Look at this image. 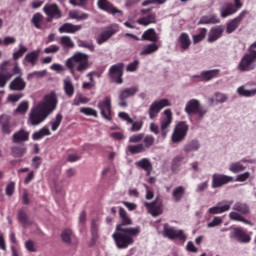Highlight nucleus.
Segmentation results:
<instances>
[{"instance_id":"obj_1","label":"nucleus","mask_w":256,"mask_h":256,"mask_svg":"<svg viewBox=\"0 0 256 256\" xmlns=\"http://www.w3.org/2000/svg\"><path fill=\"white\" fill-rule=\"evenodd\" d=\"M119 215L121 223L117 224L115 232L112 234V238L116 243L118 249H127L129 245L135 243V237L141 233V227H125L127 225H133V221L127 215V211L123 208L119 209Z\"/></svg>"},{"instance_id":"obj_2","label":"nucleus","mask_w":256,"mask_h":256,"mask_svg":"<svg viewBox=\"0 0 256 256\" xmlns=\"http://www.w3.org/2000/svg\"><path fill=\"white\" fill-rule=\"evenodd\" d=\"M57 95L50 92L43 97V100L30 109L27 119L29 127H37L41 125L48 116L57 109Z\"/></svg>"},{"instance_id":"obj_3","label":"nucleus","mask_w":256,"mask_h":256,"mask_svg":"<svg viewBox=\"0 0 256 256\" xmlns=\"http://www.w3.org/2000/svg\"><path fill=\"white\" fill-rule=\"evenodd\" d=\"M129 143H138L128 145L127 151L132 155H139V153H145V151L151 149V147L155 145V138L151 134L145 135L143 133H138L129 137Z\"/></svg>"},{"instance_id":"obj_4","label":"nucleus","mask_w":256,"mask_h":256,"mask_svg":"<svg viewBox=\"0 0 256 256\" xmlns=\"http://www.w3.org/2000/svg\"><path fill=\"white\" fill-rule=\"evenodd\" d=\"M74 79H77L78 73H85L89 69V56L83 52H75L65 62Z\"/></svg>"},{"instance_id":"obj_5","label":"nucleus","mask_w":256,"mask_h":256,"mask_svg":"<svg viewBox=\"0 0 256 256\" xmlns=\"http://www.w3.org/2000/svg\"><path fill=\"white\" fill-rule=\"evenodd\" d=\"M7 67H9V61H5L0 64V87L3 88L7 85V81L13 77V75H23V71L21 67H19V63L15 62L14 67L12 69V73L7 72Z\"/></svg>"},{"instance_id":"obj_6","label":"nucleus","mask_w":256,"mask_h":256,"mask_svg":"<svg viewBox=\"0 0 256 256\" xmlns=\"http://www.w3.org/2000/svg\"><path fill=\"white\" fill-rule=\"evenodd\" d=\"M256 51L255 46L250 47L249 52L244 54L241 58L240 62L238 63V70L239 71H253L256 67Z\"/></svg>"},{"instance_id":"obj_7","label":"nucleus","mask_w":256,"mask_h":256,"mask_svg":"<svg viewBox=\"0 0 256 256\" xmlns=\"http://www.w3.org/2000/svg\"><path fill=\"white\" fill-rule=\"evenodd\" d=\"M184 111L186 115H198L200 119H203L207 115V108L201 106V102L197 99H191L185 104Z\"/></svg>"},{"instance_id":"obj_8","label":"nucleus","mask_w":256,"mask_h":256,"mask_svg":"<svg viewBox=\"0 0 256 256\" xmlns=\"http://www.w3.org/2000/svg\"><path fill=\"white\" fill-rule=\"evenodd\" d=\"M188 131L189 125L187 124V122L182 121L176 124L171 135L172 143H181V141H185V137H187Z\"/></svg>"},{"instance_id":"obj_9","label":"nucleus","mask_w":256,"mask_h":256,"mask_svg":"<svg viewBox=\"0 0 256 256\" xmlns=\"http://www.w3.org/2000/svg\"><path fill=\"white\" fill-rule=\"evenodd\" d=\"M173 123V112L171 109H166L163 112L162 119L160 121L161 137L165 139L169 134V127Z\"/></svg>"},{"instance_id":"obj_10","label":"nucleus","mask_w":256,"mask_h":256,"mask_svg":"<svg viewBox=\"0 0 256 256\" xmlns=\"http://www.w3.org/2000/svg\"><path fill=\"white\" fill-rule=\"evenodd\" d=\"M116 33H119V25L112 24L106 29H104L96 38L97 45H103V43H107L109 39L113 37Z\"/></svg>"},{"instance_id":"obj_11","label":"nucleus","mask_w":256,"mask_h":256,"mask_svg":"<svg viewBox=\"0 0 256 256\" xmlns=\"http://www.w3.org/2000/svg\"><path fill=\"white\" fill-rule=\"evenodd\" d=\"M236 93H237V95H239V97H245L246 99L255 97L256 96V83L248 82L244 85H241L236 89Z\"/></svg>"},{"instance_id":"obj_12","label":"nucleus","mask_w":256,"mask_h":256,"mask_svg":"<svg viewBox=\"0 0 256 256\" xmlns=\"http://www.w3.org/2000/svg\"><path fill=\"white\" fill-rule=\"evenodd\" d=\"M230 239L236 241L237 243H242L247 245V243H251V235H249L243 228H234L230 233Z\"/></svg>"},{"instance_id":"obj_13","label":"nucleus","mask_w":256,"mask_h":256,"mask_svg":"<svg viewBox=\"0 0 256 256\" xmlns=\"http://www.w3.org/2000/svg\"><path fill=\"white\" fill-rule=\"evenodd\" d=\"M109 77L112 83L121 85L123 83V64H115L109 69Z\"/></svg>"},{"instance_id":"obj_14","label":"nucleus","mask_w":256,"mask_h":256,"mask_svg":"<svg viewBox=\"0 0 256 256\" xmlns=\"http://www.w3.org/2000/svg\"><path fill=\"white\" fill-rule=\"evenodd\" d=\"M233 177L227 176L225 174L215 173L212 175V189H218V187H223L227 183H233Z\"/></svg>"},{"instance_id":"obj_15","label":"nucleus","mask_w":256,"mask_h":256,"mask_svg":"<svg viewBox=\"0 0 256 256\" xmlns=\"http://www.w3.org/2000/svg\"><path fill=\"white\" fill-rule=\"evenodd\" d=\"M98 7L101 9V11H105L106 13H109L110 15H120L123 17V11L119 10V8L115 7L109 0H98L97 1Z\"/></svg>"},{"instance_id":"obj_16","label":"nucleus","mask_w":256,"mask_h":256,"mask_svg":"<svg viewBox=\"0 0 256 256\" xmlns=\"http://www.w3.org/2000/svg\"><path fill=\"white\" fill-rule=\"evenodd\" d=\"M98 109L103 119L111 121V98L106 97L98 103Z\"/></svg>"},{"instance_id":"obj_17","label":"nucleus","mask_w":256,"mask_h":256,"mask_svg":"<svg viewBox=\"0 0 256 256\" xmlns=\"http://www.w3.org/2000/svg\"><path fill=\"white\" fill-rule=\"evenodd\" d=\"M242 6H237V3L226 2L220 8V17L222 19H226V17H231V15H235Z\"/></svg>"},{"instance_id":"obj_18","label":"nucleus","mask_w":256,"mask_h":256,"mask_svg":"<svg viewBox=\"0 0 256 256\" xmlns=\"http://www.w3.org/2000/svg\"><path fill=\"white\" fill-rule=\"evenodd\" d=\"M233 201H222L219 202L216 206H213L208 209L209 215H221L222 213H227L231 209Z\"/></svg>"},{"instance_id":"obj_19","label":"nucleus","mask_w":256,"mask_h":256,"mask_svg":"<svg viewBox=\"0 0 256 256\" xmlns=\"http://www.w3.org/2000/svg\"><path fill=\"white\" fill-rule=\"evenodd\" d=\"M163 227H164V231H163L164 237H168V239H175L178 237V239L185 241L186 236L182 230H175L173 227L169 226V224H164Z\"/></svg>"},{"instance_id":"obj_20","label":"nucleus","mask_w":256,"mask_h":256,"mask_svg":"<svg viewBox=\"0 0 256 256\" xmlns=\"http://www.w3.org/2000/svg\"><path fill=\"white\" fill-rule=\"evenodd\" d=\"M177 45L181 51H189L191 47V38L189 34L183 32L178 36Z\"/></svg>"},{"instance_id":"obj_21","label":"nucleus","mask_w":256,"mask_h":256,"mask_svg":"<svg viewBox=\"0 0 256 256\" xmlns=\"http://www.w3.org/2000/svg\"><path fill=\"white\" fill-rule=\"evenodd\" d=\"M43 11L48 17L61 19V10H59V6H57V4H46L43 7Z\"/></svg>"},{"instance_id":"obj_22","label":"nucleus","mask_w":256,"mask_h":256,"mask_svg":"<svg viewBox=\"0 0 256 256\" xmlns=\"http://www.w3.org/2000/svg\"><path fill=\"white\" fill-rule=\"evenodd\" d=\"M245 11H242L236 18L232 19L226 27V33L231 34L237 30L241 21H243V17H245Z\"/></svg>"},{"instance_id":"obj_23","label":"nucleus","mask_w":256,"mask_h":256,"mask_svg":"<svg viewBox=\"0 0 256 256\" xmlns=\"http://www.w3.org/2000/svg\"><path fill=\"white\" fill-rule=\"evenodd\" d=\"M219 73H221V70L219 69H213L208 71H203L198 76H194L196 79H202V81H211L213 79H217L219 77Z\"/></svg>"},{"instance_id":"obj_24","label":"nucleus","mask_w":256,"mask_h":256,"mask_svg":"<svg viewBox=\"0 0 256 256\" xmlns=\"http://www.w3.org/2000/svg\"><path fill=\"white\" fill-rule=\"evenodd\" d=\"M25 87H27V82L21 76L16 77L9 84L10 91H24Z\"/></svg>"},{"instance_id":"obj_25","label":"nucleus","mask_w":256,"mask_h":256,"mask_svg":"<svg viewBox=\"0 0 256 256\" xmlns=\"http://www.w3.org/2000/svg\"><path fill=\"white\" fill-rule=\"evenodd\" d=\"M224 30L225 29L223 28V26H216L211 28L208 33V43H215L217 39L221 38Z\"/></svg>"},{"instance_id":"obj_26","label":"nucleus","mask_w":256,"mask_h":256,"mask_svg":"<svg viewBox=\"0 0 256 256\" xmlns=\"http://www.w3.org/2000/svg\"><path fill=\"white\" fill-rule=\"evenodd\" d=\"M145 207L148 209V213L152 217H159L163 213V205L162 204H157L155 202L149 204L147 202L144 203Z\"/></svg>"},{"instance_id":"obj_27","label":"nucleus","mask_w":256,"mask_h":256,"mask_svg":"<svg viewBox=\"0 0 256 256\" xmlns=\"http://www.w3.org/2000/svg\"><path fill=\"white\" fill-rule=\"evenodd\" d=\"M159 47L160 46L157 42H152L150 44H147L140 51V55L142 57H145L147 55H153V53H157L159 51Z\"/></svg>"},{"instance_id":"obj_28","label":"nucleus","mask_w":256,"mask_h":256,"mask_svg":"<svg viewBox=\"0 0 256 256\" xmlns=\"http://www.w3.org/2000/svg\"><path fill=\"white\" fill-rule=\"evenodd\" d=\"M63 89L67 97H71L75 94V86L73 85V81L70 77H66L63 79Z\"/></svg>"},{"instance_id":"obj_29","label":"nucleus","mask_w":256,"mask_h":256,"mask_svg":"<svg viewBox=\"0 0 256 256\" xmlns=\"http://www.w3.org/2000/svg\"><path fill=\"white\" fill-rule=\"evenodd\" d=\"M142 40L150 41L151 43H157V41H159V35H157L155 29L150 28L142 34Z\"/></svg>"},{"instance_id":"obj_30","label":"nucleus","mask_w":256,"mask_h":256,"mask_svg":"<svg viewBox=\"0 0 256 256\" xmlns=\"http://www.w3.org/2000/svg\"><path fill=\"white\" fill-rule=\"evenodd\" d=\"M39 55H41V50L37 49L34 51L29 52L28 54L25 55L24 57V63H30L32 67L37 63V59H39Z\"/></svg>"},{"instance_id":"obj_31","label":"nucleus","mask_w":256,"mask_h":256,"mask_svg":"<svg viewBox=\"0 0 256 256\" xmlns=\"http://www.w3.org/2000/svg\"><path fill=\"white\" fill-rule=\"evenodd\" d=\"M14 143H25V141H29V132L20 129L18 132L13 134Z\"/></svg>"},{"instance_id":"obj_32","label":"nucleus","mask_w":256,"mask_h":256,"mask_svg":"<svg viewBox=\"0 0 256 256\" xmlns=\"http://www.w3.org/2000/svg\"><path fill=\"white\" fill-rule=\"evenodd\" d=\"M136 167H140V169H144V171H147V175L151 174V171H153V164H151V160L148 158H143L137 162H135Z\"/></svg>"},{"instance_id":"obj_33","label":"nucleus","mask_w":256,"mask_h":256,"mask_svg":"<svg viewBox=\"0 0 256 256\" xmlns=\"http://www.w3.org/2000/svg\"><path fill=\"white\" fill-rule=\"evenodd\" d=\"M81 29V25H73L71 23H66L59 28V33H77V31H81Z\"/></svg>"},{"instance_id":"obj_34","label":"nucleus","mask_w":256,"mask_h":256,"mask_svg":"<svg viewBox=\"0 0 256 256\" xmlns=\"http://www.w3.org/2000/svg\"><path fill=\"white\" fill-rule=\"evenodd\" d=\"M137 93H139V88L137 87L126 88L120 93L119 99L125 101V99H129V97L137 95Z\"/></svg>"},{"instance_id":"obj_35","label":"nucleus","mask_w":256,"mask_h":256,"mask_svg":"<svg viewBox=\"0 0 256 256\" xmlns=\"http://www.w3.org/2000/svg\"><path fill=\"white\" fill-rule=\"evenodd\" d=\"M229 219H231V221H239L240 223H245L246 225L253 227V223L251 221L245 219L243 215L239 212H235V210L229 213Z\"/></svg>"},{"instance_id":"obj_36","label":"nucleus","mask_w":256,"mask_h":256,"mask_svg":"<svg viewBox=\"0 0 256 256\" xmlns=\"http://www.w3.org/2000/svg\"><path fill=\"white\" fill-rule=\"evenodd\" d=\"M182 197H185V187L183 186H178L173 189L172 191V199L176 203H179L181 201Z\"/></svg>"},{"instance_id":"obj_37","label":"nucleus","mask_w":256,"mask_h":256,"mask_svg":"<svg viewBox=\"0 0 256 256\" xmlns=\"http://www.w3.org/2000/svg\"><path fill=\"white\" fill-rule=\"evenodd\" d=\"M49 135H51V130H49L47 127H43L39 131L32 134V139L33 141H39L43 139V137H48Z\"/></svg>"},{"instance_id":"obj_38","label":"nucleus","mask_w":256,"mask_h":256,"mask_svg":"<svg viewBox=\"0 0 256 256\" xmlns=\"http://www.w3.org/2000/svg\"><path fill=\"white\" fill-rule=\"evenodd\" d=\"M18 221L21 223L22 227H30L33 223L24 211L18 212Z\"/></svg>"},{"instance_id":"obj_39","label":"nucleus","mask_w":256,"mask_h":256,"mask_svg":"<svg viewBox=\"0 0 256 256\" xmlns=\"http://www.w3.org/2000/svg\"><path fill=\"white\" fill-rule=\"evenodd\" d=\"M137 23H139V25H144V27H147L148 25L157 23V20L155 18V14H150L146 17L138 19Z\"/></svg>"},{"instance_id":"obj_40","label":"nucleus","mask_w":256,"mask_h":256,"mask_svg":"<svg viewBox=\"0 0 256 256\" xmlns=\"http://www.w3.org/2000/svg\"><path fill=\"white\" fill-rule=\"evenodd\" d=\"M159 113H161V108L158 106L157 102L154 101L149 107L148 115L150 119H155Z\"/></svg>"},{"instance_id":"obj_41","label":"nucleus","mask_w":256,"mask_h":256,"mask_svg":"<svg viewBox=\"0 0 256 256\" xmlns=\"http://www.w3.org/2000/svg\"><path fill=\"white\" fill-rule=\"evenodd\" d=\"M9 115L3 114L0 116V124L2 125L3 133H11V128L9 127Z\"/></svg>"},{"instance_id":"obj_42","label":"nucleus","mask_w":256,"mask_h":256,"mask_svg":"<svg viewBox=\"0 0 256 256\" xmlns=\"http://www.w3.org/2000/svg\"><path fill=\"white\" fill-rule=\"evenodd\" d=\"M60 45L63 49H73V47H75V43L69 36H62L60 38Z\"/></svg>"},{"instance_id":"obj_43","label":"nucleus","mask_w":256,"mask_h":256,"mask_svg":"<svg viewBox=\"0 0 256 256\" xmlns=\"http://www.w3.org/2000/svg\"><path fill=\"white\" fill-rule=\"evenodd\" d=\"M63 121V115L57 114L54 119L50 121L51 131H57Z\"/></svg>"},{"instance_id":"obj_44","label":"nucleus","mask_w":256,"mask_h":256,"mask_svg":"<svg viewBox=\"0 0 256 256\" xmlns=\"http://www.w3.org/2000/svg\"><path fill=\"white\" fill-rule=\"evenodd\" d=\"M61 239L64 243H72L73 239H75V235L71 229H66L62 232Z\"/></svg>"},{"instance_id":"obj_45","label":"nucleus","mask_w":256,"mask_h":256,"mask_svg":"<svg viewBox=\"0 0 256 256\" xmlns=\"http://www.w3.org/2000/svg\"><path fill=\"white\" fill-rule=\"evenodd\" d=\"M29 111V102L28 101H22L18 107L14 110V113L17 115H25Z\"/></svg>"},{"instance_id":"obj_46","label":"nucleus","mask_w":256,"mask_h":256,"mask_svg":"<svg viewBox=\"0 0 256 256\" xmlns=\"http://www.w3.org/2000/svg\"><path fill=\"white\" fill-rule=\"evenodd\" d=\"M233 211L242 213V215H247L249 213V206H247V204L237 202L233 206Z\"/></svg>"},{"instance_id":"obj_47","label":"nucleus","mask_w":256,"mask_h":256,"mask_svg":"<svg viewBox=\"0 0 256 256\" xmlns=\"http://www.w3.org/2000/svg\"><path fill=\"white\" fill-rule=\"evenodd\" d=\"M246 167L241 164V162H233L229 165V171L231 173H241V171H245Z\"/></svg>"},{"instance_id":"obj_48","label":"nucleus","mask_w":256,"mask_h":256,"mask_svg":"<svg viewBox=\"0 0 256 256\" xmlns=\"http://www.w3.org/2000/svg\"><path fill=\"white\" fill-rule=\"evenodd\" d=\"M206 35H207L206 28H202L198 34L193 35L192 39H193L194 45H197V43H201V41H203V39H205Z\"/></svg>"},{"instance_id":"obj_49","label":"nucleus","mask_w":256,"mask_h":256,"mask_svg":"<svg viewBox=\"0 0 256 256\" xmlns=\"http://www.w3.org/2000/svg\"><path fill=\"white\" fill-rule=\"evenodd\" d=\"M201 145L197 141H192L184 146L185 153H191L193 151H199Z\"/></svg>"},{"instance_id":"obj_50","label":"nucleus","mask_w":256,"mask_h":256,"mask_svg":"<svg viewBox=\"0 0 256 256\" xmlns=\"http://www.w3.org/2000/svg\"><path fill=\"white\" fill-rule=\"evenodd\" d=\"M25 53H27V47L23 46V44H19V49L13 52L12 57L14 61H17L18 59H21Z\"/></svg>"},{"instance_id":"obj_51","label":"nucleus","mask_w":256,"mask_h":256,"mask_svg":"<svg viewBox=\"0 0 256 256\" xmlns=\"http://www.w3.org/2000/svg\"><path fill=\"white\" fill-rule=\"evenodd\" d=\"M69 17L71 19H76V21H83L89 17L87 14L80 13L79 11H70Z\"/></svg>"},{"instance_id":"obj_52","label":"nucleus","mask_w":256,"mask_h":256,"mask_svg":"<svg viewBox=\"0 0 256 256\" xmlns=\"http://www.w3.org/2000/svg\"><path fill=\"white\" fill-rule=\"evenodd\" d=\"M78 47H83L84 49H89V51H95V46L88 41H84V40H78Z\"/></svg>"},{"instance_id":"obj_53","label":"nucleus","mask_w":256,"mask_h":256,"mask_svg":"<svg viewBox=\"0 0 256 256\" xmlns=\"http://www.w3.org/2000/svg\"><path fill=\"white\" fill-rule=\"evenodd\" d=\"M130 125H132L130 128V131L132 133H136L137 131H141V129H143V121L137 122L132 120V122H130Z\"/></svg>"},{"instance_id":"obj_54","label":"nucleus","mask_w":256,"mask_h":256,"mask_svg":"<svg viewBox=\"0 0 256 256\" xmlns=\"http://www.w3.org/2000/svg\"><path fill=\"white\" fill-rule=\"evenodd\" d=\"M41 21H43V15L37 13L32 18V23L36 29H41Z\"/></svg>"},{"instance_id":"obj_55","label":"nucleus","mask_w":256,"mask_h":256,"mask_svg":"<svg viewBox=\"0 0 256 256\" xmlns=\"http://www.w3.org/2000/svg\"><path fill=\"white\" fill-rule=\"evenodd\" d=\"M139 69V60H134L132 63L128 64L126 67V71L128 73H135Z\"/></svg>"},{"instance_id":"obj_56","label":"nucleus","mask_w":256,"mask_h":256,"mask_svg":"<svg viewBox=\"0 0 256 256\" xmlns=\"http://www.w3.org/2000/svg\"><path fill=\"white\" fill-rule=\"evenodd\" d=\"M221 223H223V219H221V217L216 216L213 218V220L211 222H209L207 224L208 229H212L213 227H219V225H221Z\"/></svg>"},{"instance_id":"obj_57","label":"nucleus","mask_w":256,"mask_h":256,"mask_svg":"<svg viewBox=\"0 0 256 256\" xmlns=\"http://www.w3.org/2000/svg\"><path fill=\"white\" fill-rule=\"evenodd\" d=\"M23 99V94L18 93V94H10L7 97V102L8 103H17V101Z\"/></svg>"},{"instance_id":"obj_58","label":"nucleus","mask_w":256,"mask_h":256,"mask_svg":"<svg viewBox=\"0 0 256 256\" xmlns=\"http://www.w3.org/2000/svg\"><path fill=\"white\" fill-rule=\"evenodd\" d=\"M80 113L87 115L88 117H97V111L93 108H81Z\"/></svg>"},{"instance_id":"obj_59","label":"nucleus","mask_w":256,"mask_h":256,"mask_svg":"<svg viewBox=\"0 0 256 256\" xmlns=\"http://www.w3.org/2000/svg\"><path fill=\"white\" fill-rule=\"evenodd\" d=\"M155 102L158 104L160 110L165 109V107H171V101L167 98L156 100Z\"/></svg>"},{"instance_id":"obj_60","label":"nucleus","mask_w":256,"mask_h":256,"mask_svg":"<svg viewBox=\"0 0 256 256\" xmlns=\"http://www.w3.org/2000/svg\"><path fill=\"white\" fill-rule=\"evenodd\" d=\"M98 231H99V224H97V222L95 221H92V225H91L92 239H97L99 237Z\"/></svg>"},{"instance_id":"obj_61","label":"nucleus","mask_w":256,"mask_h":256,"mask_svg":"<svg viewBox=\"0 0 256 256\" xmlns=\"http://www.w3.org/2000/svg\"><path fill=\"white\" fill-rule=\"evenodd\" d=\"M118 117L119 119H122V121H126L128 125H130V123H133V119L131 118V116H129L127 112H119Z\"/></svg>"},{"instance_id":"obj_62","label":"nucleus","mask_w":256,"mask_h":256,"mask_svg":"<svg viewBox=\"0 0 256 256\" xmlns=\"http://www.w3.org/2000/svg\"><path fill=\"white\" fill-rule=\"evenodd\" d=\"M249 177H251V173L250 172H244L242 174H239L235 181H238V183H244V181H247V179H249Z\"/></svg>"},{"instance_id":"obj_63","label":"nucleus","mask_w":256,"mask_h":256,"mask_svg":"<svg viewBox=\"0 0 256 256\" xmlns=\"http://www.w3.org/2000/svg\"><path fill=\"white\" fill-rule=\"evenodd\" d=\"M227 99H229V97H227L226 94H223L221 92H217L215 94V101H217V103H225V101H227Z\"/></svg>"},{"instance_id":"obj_64","label":"nucleus","mask_w":256,"mask_h":256,"mask_svg":"<svg viewBox=\"0 0 256 256\" xmlns=\"http://www.w3.org/2000/svg\"><path fill=\"white\" fill-rule=\"evenodd\" d=\"M59 49H60V47L55 44L50 45L44 49V53H46V55H49L51 53H57L59 51Z\"/></svg>"}]
</instances>
